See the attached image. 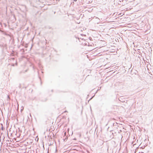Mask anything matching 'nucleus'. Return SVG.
Returning <instances> with one entry per match:
<instances>
[{"mask_svg": "<svg viewBox=\"0 0 153 153\" xmlns=\"http://www.w3.org/2000/svg\"><path fill=\"white\" fill-rule=\"evenodd\" d=\"M74 1H77V0H74Z\"/></svg>", "mask_w": 153, "mask_h": 153, "instance_id": "obj_1", "label": "nucleus"}, {"mask_svg": "<svg viewBox=\"0 0 153 153\" xmlns=\"http://www.w3.org/2000/svg\"><path fill=\"white\" fill-rule=\"evenodd\" d=\"M66 132H65V134H66Z\"/></svg>", "mask_w": 153, "mask_h": 153, "instance_id": "obj_2", "label": "nucleus"}, {"mask_svg": "<svg viewBox=\"0 0 153 153\" xmlns=\"http://www.w3.org/2000/svg\"><path fill=\"white\" fill-rule=\"evenodd\" d=\"M142 153H143V152H142Z\"/></svg>", "mask_w": 153, "mask_h": 153, "instance_id": "obj_3", "label": "nucleus"}]
</instances>
